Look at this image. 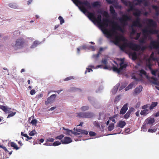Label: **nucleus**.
<instances>
[{
    "mask_svg": "<svg viewBox=\"0 0 159 159\" xmlns=\"http://www.w3.org/2000/svg\"><path fill=\"white\" fill-rule=\"evenodd\" d=\"M73 2L77 6H78L80 10L84 13H88V17L93 22L97 23L98 25L100 26L101 24L102 16L101 15L99 14L97 15L96 18L95 16V14L93 13L90 12L88 11L87 9L84 6H86L87 9H90L92 7L90 3L87 0L81 1L79 0H72Z\"/></svg>",
    "mask_w": 159,
    "mask_h": 159,
    "instance_id": "f257e3e1",
    "label": "nucleus"
},
{
    "mask_svg": "<svg viewBox=\"0 0 159 159\" xmlns=\"http://www.w3.org/2000/svg\"><path fill=\"white\" fill-rule=\"evenodd\" d=\"M100 26L102 29L103 33L107 35L109 38L112 36L111 32L116 33V30L122 31L121 27L116 22L111 21L107 18H104L102 20Z\"/></svg>",
    "mask_w": 159,
    "mask_h": 159,
    "instance_id": "f03ea898",
    "label": "nucleus"
},
{
    "mask_svg": "<svg viewBox=\"0 0 159 159\" xmlns=\"http://www.w3.org/2000/svg\"><path fill=\"white\" fill-rule=\"evenodd\" d=\"M120 67L118 68L116 66L113 67V70L118 73L119 74L122 70L126 68L128 66L126 62H125L124 58H121L120 60V62L119 63Z\"/></svg>",
    "mask_w": 159,
    "mask_h": 159,
    "instance_id": "7ed1b4c3",
    "label": "nucleus"
},
{
    "mask_svg": "<svg viewBox=\"0 0 159 159\" xmlns=\"http://www.w3.org/2000/svg\"><path fill=\"white\" fill-rule=\"evenodd\" d=\"M24 43V39L21 38L16 40L15 44L12 45V46L15 50H17L18 49L22 48Z\"/></svg>",
    "mask_w": 159,
    "mask_h": 159,
    "instance_id": "20e7f679",
    "label": "nucleus"
},
{
    "mask_svg": "<svg viewBox=\"0 0 159 159\" xmlns=\"http://www.w3.org/2000/svg\"><path fill=\"white\" fill-rule=\"evenodd\" d=\"M123 46L125 47H129L132 50L135 51H139L141 48L140 46L139 45L134 43L130 42L128 43H125Z\"/></svg>",
    "mask_w": 159,
    "mask_h": 159,
    "instance_id": "39448f33",
    "label": "nucleus"
},
{
    "mask_svg": "<svg viewBox=\"0 0 159 159\" xmlns=\"http://www.w3.org/2000/svg\"><path fill=\"white\" fill-rule=\"evenodd\" d=\"M143 33L145 37H147L149 34H157L158 33V30L156 29H150L148 30L147 29L145 28L142 30Z\"/></svg>",
    "mask_w": 159,
    "mask_h": 159,
    "instance_id": "423d86ee",
    "label": "nucleus"
},
{
    "mask_svg": "<svg viewBox=\"0 0 159 159\" xmlns=\"http://www.w3.org/2000/svg\"><path fill=\"white\" fill-rule=\"evenodd\" d=\"M119 20L120 23L124 25L127 24L126 22L127 21L131 20V17L126 14H124L122 17L120 18Z\"/></svg>",
    "mask_w": 159,
    "mask_h": 159,
    "instance_id": "0eeeda50",
    "label": "nucleus"
},
{
    "mask_svg": "<svg viewBox=\"0 0 159 159\" xmlns=\"http://www.w3.org/2000/svg\"><path fill=\"white\" fill-rule=\"evenodd\" d=\"M147 23L149 27L156 28L157 27L156 23L152 19H147L146 20Z\"/></svg>",
    "mask_w": 159,
    "mask_h": 159,
    "instance_id": "6e6552de",
    "label": "nucleus"
},
{
    "mask_svg": "<svg viewBox=\"0 0 159 159\" xmlns=\"http://www.w3.org/2000/svg\"><path fill=\"white\" fill-rule=\"evenodd\" d=\"M56 95L55 94H52L50 97L48 98L47 101H45V105H47L49 103H51L54 101Z\"/></svg>",
    "mask_w": 159,
    "mask_h": 159,
    "instance_id": "1a4fd4ad",
    "label": "nucleus"
},
{
    "mask_svg": "<svg viewBox=\"0 0 159 159\" xmlns=\"http://www.w3.org/2000/svg\"><path fill=\"white\" fill-rule=\"evenodd\" d=\"M110 11L112 14V17L114 19L116 18L117 16V14L112 6H110Z\"/></svg>",
    "mask_w": 159,
    "mask_h": 159,
    "instance_id": "9d476101",
    "label": "nucleus"
},
{
    "mask_svg": "<svg viewBox=\"0 0 159 159\" xmlns=\"http://www.w3.org/2000/svg\"><path fill=\"white\" fill-rule=\"evenodd\" d=\"M61 142L63 144H67L72 142L71 139L69 137H65L63 139L61 140Z\"/></svg>",
    "mask_w": 159,
    "mask_h": 159,
    "instance_id": "9b49d317",
    "label": "nucleus"
},
{
    "mask_svg": "<svg viewBox=\"0 0 159 159\" xmlns=\"http://www.w3.org/2000/svg\"><path fill=\"white\" fill-rule=\"evenodd\" d=\"M128 104L127 103L125 104L122 107L120 112V114L123 115L125 114L127 110H128Z\"/></svg>",
    "mask_w": 159,
    "mask_h": 159,
    "instance_id": "f8f14e48",
    "label": "nucleus"
},
{
    "mask_svg": "<svg viewBox=\"0 0 159 159\" xmlns=\"http://www.w3.org/2000/svg\"><path fill=\"white\" fill-rule=\"evenodd\" d=\"M155 122V120L153 118L149 117L147 118L145 122L148 124L152 125Z\"/></svg>",
    "mask_w": 159,
    "mask_h": 159,
    "instance_id": "ddd939ff",
    "label": "nucleus"
},
{
    "mask_svg": "<svg viewBox=\"0 0 159 159\" xmlns=\"http://www.w3.org/2000/svg\"><path fill=\"white\" fill-rule=\"evenodd\" d=\"M133 15L135 17H140L141 14V11L138 9H135Z\"/></svg>",
    "mask_w": 159,
    "mask_h": 159,
    "instance_id": "4468645a",
    "label": "nucleus"
},
{
    "mask_svg": "<svg viewBox=\"0 0 159 159\" xmlns=\"http://www.w3.org/2000/svg\"><path fill=\"white\" fill-rule=\"evenodd\" d=\"M94 116L93 113L91 112H85V118H92Z\"/></svg>",
    "mask_w": 159,
    "mask_h": 159,
    "instance_id": "2eb2a0df",
    "label": "nucleus"
},
{
    "mask_svg": "<svg viewBox=\"0 0 159 159\" xmlns=\"http://www.w3.org/2000/svg\"><path fill=\"white\" fill-rule=\"evenodd\" d=\"M132 26L139 28H141L142 27V25L140 21H135L133 22Z\"/></svg>",
    "mask_w": 159,
    "mask_h": 159,
    "instance_id": "dca6fc26",
    "label": "nucleus"
},
{
    "mask_svg": "<svg viewBox=\"0 0 159 159\" xmlns=\"http://www.w3.org/2000/svg\"><path fill=\"white\" fill-rule=\"evenodd\" d=\"M126 123L125 121L123 120H120L117 123L116 126L123 128L125 125Z\"/></svg>",
    "mask_w": 159,
    "mask_h": 159,
    "instance_id": "f3484780",
    "label": "nucleus"
},
{
    "mask_svg": "<svg viewBox=\"0 0 159 159\" xmlns=\"http://www.w3.org/2000/svg\"><path fill=\"white\" fill-rule=\"evenodd\" d=\"M129 56L130 57L131 56V59L133 60H135L137 58V54L136 52H130L129 54Z\"/></svg>",
    "mask_w": 159,
    "mask_h": 159,
    "instance_id": "a211bd4d",
    "label": "nucleus"
},
{
    "mask_svg": "<svg viewBox=\"0 0 159 159\" xmlns=\"http://www.w3.org/2000/svg\"><path fill=\"white\" fill-rule=\"evenodd\" d=\"M125 39L124 36L122 35L119 36H117L116 37V40L117 42H118L120 41H125Z\"/></svg>",
    "mask_w": 159,
    "mask_h": 159,
    "instance_id": "6ab92c4d",
    "label": "nucleus"
},
{
    "mask_svg": "<svg viewBox=\"0 0 159 159\" xmlns=\"http://www.w3.org/2000/svg\"><path fill=\"white\" fill-rule=\"evenodd\" d=\"M76 131L77 132L80 133V134L87 135L88 134V132L87 130H84L80 129H76Z\"/></svg>",
    "mask_w": 159,
    "mask_h": 159,
    "instance_id": "aec40b11",
    "label": "nucleus"
},
{
    "mask_svg": "<svg viewBox=\"0 0 159 159\" xmlns=\"http://www.w3.org/2000/svg\"><path fill=\"white\" fill-rule=\"evenodd\" d=\"M143 87L141 85H139V87H136L134 90V93H140L142 90Z\"/></svg>",
    "mask_w": 159,
    "mask_h": 159,
    "instance_id": "412c9836",
    "label": "nucleus"
},
{
    "mask_svg": "<svg viewBox=\"0 0 159 159\" xmlns=\"http://www.w3.org/2000/svg\"><path fill=\"white\" fill-rule=\"evenodd\" d=\"M8 6L14 9H16L18 7V5L16 3H10L8 4Z\"/></svg>",
    "mask_w": 159,
    "mask_h": 159,
    "instance_id": "4be33fe9",
    "label": "nucleus"
},
{
    "mask_svg": "<svg viewBox=\"0 0 159 159\" xmlns=\"http://www.w3.org/2000/svg\"><path fill=\"white\" fill-rule=\"evenodd\" d=\"M129 8L127 10V11L128 12H129L133 10L134 11L135 8H134V5L129 1Z\"/></svg>",
    "mask_w": 159,
    "mask_h": 159,
    "instance_id": "5701e85b",
    "label": "nucleus"
},
{
    "mask_svg": "<svg viewBox=\"0 0 159 159\" xmlns=\"http://www.w3.org/2000/svg\"><path fill=\"white\" fill-rule=\"evenodd\" d=\"M63 129L66 131V132L64 133V134H65L70 135L71 134L73 133L72 130L66 129L64 127L63 128Z\"/></svg>",
    "mask_w": 159,
    "mask_h": 159,
    "instance_id": "b1692460",
    "label": "nucleus"
},
{
    "mask_svg": "<svg viewBox=\"0 0 159 159\" xmlns=\"http://www.w3.org/2000/svg\"><path fill=\"white\" fill-rule=\"evenodd\" d=\"M149 113V110L148 109H143L141 111L140 114L142 115L145 116Z\"/></svg>",
    "mask_w": 159,
    "mask_h": 159,
    "instance_id": "393cba45",
    "label": "nucleus"
},
{
    "mask_svg": "<svg viewBox=\"0 0 159 159\" xmlns=\"http://www.w3.org/2000/svg\"><path fill=\"white\" fill-rule=\"evenodd\" d=\"M0 108L5 113L8 112V111L9 110L8 109H10L7 108V107L6 106L1 105H0Z\"/></svg>",
    "mask_w": 159,
    "mask_h": 159,
    "instance_id": "a878e982",
    "label": "nucleus"
},
{
    "mask_svg": "<svg viewBox=\"0 0 159 159\" xmlns=\"http://www.w3.org/2000/svg\"><path fill=\"white\" fill-rule=\"evenodd\" d=\"M77 116L80 118H85V112H80L77 113Z\"/></svg>",
    "mask_w": 159,
    "mask_h": 159,
    "instance_id": "bb28decb",
    "label": "nucleus"
},
{
    "mask_svg": "<svg viewBox=\"0 0 159 159\" xmlns=\"http://www.w3.org/2000/svg\"><path fill=\"white\" fill-rule=\"evenodd\" d=\"M11 146V147L13 148L14 149L17 150L20 148L19 147H17L16 144L14 142H11L10 143Z\"/></svg>",
    "mask_w": 159,
    "mask_h": 159,
    "instance_id": "cd10ccee",
    "label": "nucleus"
},
{
    "mask_svg": "<svg viewBox=\"0 0 159 159\" xmlns=\"http://www.w3.org/2000/svg\"><path fill=\"white\" fill-rule=\"evenodd\" d=\"M158 103L157 102H152L149 107V109L151 110L157 106Z\"/></svg>",
    "mask_w": 159,
    "mask_h": 159,
    "instance_id": "c85d7f7f",
    "label": "nucleus"
},
{
    "mask_svg": "<svg viewBox=\"0 0 159 159\" xmlns=\"http://www.w3.org/2000/svg\"><path fill=\"white\" fill-rule=\"evenodd\" d=\"M134 85V82L131 83L130 84H129L128 86L126 87L125 89V91H126L129 90V89H130L132 88Z\"/></svg>",
    "mask_w": 159,
    "mask_h": 159,
    "instance_id": "c756f323",
    "label": "nucleus"
},
{
    "mask_svg": "<svg viewBox=\"0 0 159 159\" xmlns=\"http://www.w3.org/2000/svg\"><path fill=\"white\" fill-rule=\"evenodd\" d=\"M107 2L110 4L114 5L115 4H117L116 0H106Z\"/></svg>",
    "mask_w": 159,
    "mask_h": 159,
    "instance_id": "7c9ffc66",
    "label": "nucleus"
},
{
    "mask_svg": "<svg viewBox=\"0 0 159 159\" xmlns=\"http://www.w3.org/2000/svg\"><path fill=\"white\" fill-rule=\"evenodd\" d=\"M80 109L82 111H85L89 109V107L88 106H83L81 107Z\"/></svg>",
    "mask_w": 159,
    "mask_h": 159,
    "instance_id": "2f4dec72",
    "label": "nucleus"
},
{
    "mask_svg": "<svg viewBox=\"0 0 159 159\" xmlns=\"http://www.w3.org/2000/svg\"><path fill=\"white\" fill-rule=\"evenodd\" d=\"M114 124L113 123H111L108 127V129L109 131H111L113 130L114 128Z\"/></svg>",
    "mask_w": 159,
    "mask_h": 159,
    "instance_id": "473e14b6",
    "label": "nucleus"
},
{
    "mask_svg": "<svg viewBox=\"0 0 159 159\" xmlns=\"http://www.w3.org/2000/svg\"><path fill=\"white\" fill-rule=\"evenodd\" d=\"M8 112L10 113L9 114V115H8L7 117V118H10V117L13 116L16 113V112H13L12 111H10L9 110H8Z\"/></svg>",
    "mask_w": 159,
    "mask_h": 159,
    "instance_id": "72a5a7b5",
    "label": "nucleus"
},
{
    "mask_svg": "<svg viewBox=\"0 0 159 159\" xmlns=\"http://www.w3.org/2000/svg\"><path fill=\"white\" fill-rule=\"evenodd\" d=\"M39 44V42L37 41H35L33 42V44L31 46V48H34L37 46Z\"/></svg>",
    "mask_w": 159,
    "mask_h": 159,
    "instance_id": "f704fd0d",
    "label": "nucleus"
},
{
    "mask_svg": "<svg viewBox=\"0 0 159 159\" xmlns=\"http://www.w3.org/2000/svg\"><path fill=\"white\" fill-rule=\"evenodd\" d=\"M100 4V2L98 1H96L92 3V6L93 7H97L99 6Z\"/></svg>",
    "mask_w": 159,
    "mask_h": 159,
    "instance_id": "c9c22d12",
    "label": "nucleus"
},
{
    "mask_svg": "<svg viewBox=\"0 0 159 159\" xmlns=\"http://www.w3.org/2000/svg\"><path fill=\"white\" fill-rule=\"evenodd\" d=\"M58 19L60 20V24L61 25H62L64 23V20L61 16H59L58 17Z\"/></svg>",
    "mask_w": 159,
    "mask_h": 159,
    "instance_id": "e433bc0d",
    "label": "nucleus"
},
{
    "mask_svg": "<svg viewBox=\"0 0 159 159\" xmlns=\"http://www.w3.org/2000/svg\"><path fill=\"white\" fill-rule=\"evenodd\" d=\"M101 63L104 65H107L108 63L107 59L106 58L102 59L101 61Z\"/></svg>",
    "mask_w": 159,
    "mask_h": 159,
    "instance_id": "4c0bfd02",
    "label": "nucleus"
},
{
    "mask_svg": "<svg viewBox=\"0 0 159 159\" xmlns=\"http://www.w3.org/2000/svg\"><path fill=\"white\" fill-rule=\"evenodd\" d=\"M37 134L35 130H33L31 131L29 133V135L30 136H32L34 135L35 134Z\"/></svg>",
    "mask_w": 159,
    "mask_h": 159,
    "instance_id": "58836bf2",
    "label": "nucleus"
},
{
    "mask_svg": "<svg viewBox=\"0 0 159 159\" xmlns=\"http://www.w3.org/2000/svg\"><path fill=\"white\" fill-rule=\"evenodd\" d=\"M131 113L129 112H128L124 116V118L125 119H127L130 116Z\"/></svg>",
    "mask_w": 159,
    "mask_h": 159,
    "instance_id": "ea45409f",
    "label": "nucleus"
},
{
    "mask_svg": "<svg viewBox=\"0 0 159 159\" xmlns=\"http://www.w3.org/2000/svg\"><path fill=\"white\" fill-rule=\"evenodd\" d=\"M119 86V84H117L116 86L114 87L113 89V91H114V93H116L117 91Z\"/></svg>",
    "mask_w": 159,
    "mask_h": 159,
    "instance_id": "a19ab883",
    "label": "nucleus"
},
{
    "mask_svg": "<svg viewBox=\"0 0 159 159\" xmlns=\"http://www.w3.org/2000/svg\"><path fill=\"white\" fill-rule=\"evenodd\" d=\"M61 144V143L59 141H56L53 143V145L54 146L59 145Z\"/></svg>",
    "mask_w": 159,
    "mask_h": 159,
    "instance_id": "79ce46f5",
    "label": "nucleus"
},
{
    "mask_svg": "<svg viewBox=\"0 0 159 159\" xmlns=\"http://www.w3.org/2000/svg\"><path fill=\"white\" fill-rule=\"evenodd\" d=\"M140 75H145L146 74V71L143 69H141L140 70Z\"/></svg>",
    "mask_w": 159,
    "mask_h": 159,
    "instance_id": "37998d69",
    "label": "nucleus"
},
{
    "mask_svg": "<svg viewBox=\"0 0 159 159\" xmlns=\"http://www.w3.org/2000/svg\"><path fill=\"white\" fill-rule=\"evenodd\" d=\"M140 35H141L140 33H137V34H136V36L134 38V39L136 40H137L139 39V37L140 36Z\"/></svg>",
    "mask_w": 159,
    "mask_h": 159,
    "instance_id": "c03bdc74",
    "label": "nucleus"
},
{
    "mask_svg": "<svg viewBox=\"0 0 159 159\" xmlns=\"http://www.w3.org/2000/svg\"><path fill=\"white\" fill-rule=\"evenodd\" d=\"M89 134L90 136H94L96 135V134L94 132L90 131L89 132Z\"/></svg>",
    "mask_w": 159,
    "mask_h": 159,
    "instance_id": "a18cd8bd",
    "label": "nucleus"
},
{
    "mask_svg": "<svg viewBox=\"0 0 159 159\" xmlns=\"http://www.w3.org/2000/svg\"><path fill=\"white\" fill-rule=\"evenodd\" d=\"M64 135L62 134L60 135L57 136L56 138V139L61 140L64 137Z\"/></svg>",
    "mask_w": 159,
    "mask_h": 159,
    "instance_id": "49530a36",
    "label": "nucleus"
},
{
    "mask_svg": "<svg viewBox=\"0 0 159 159\" xmlns=\"http://www.w3.org/2000/svg\"><path fill=\"white\" fill-rule=\"evenodd\" d=\"M73 79H74L73 77L71 76H70V77H68L66 78L64 80V81H68V80H71Z\"/></svg>",
    "mask_w": 159,
    "mask_h": 159,
    "instance_id": "de8ad7c7",
    "label": "nucleus"
},
{
    "mask_svg": "<svg viewBox=\"0 0 159 159\" xmlns=\"http://www.w3.org/2000/svg\"><path fill=\"white\" fill-rule=\"evenodd\" d=\"M93 124L94 126L97 127H100V125L98 121H95L93 123Z\"/></svg>",
    "mask_w": 159,
    "mask_h": 159,
    "instance_id": "09e8293b",
    "label": "nucleus"
},
{
    "mask_svg": "<svg viewBox=\"0 0 159 159\" xmlns=\"http://www.w3.org/2000/svg\"><path fill=\"white\" fill-rule=\"evenodd\" d=\"M149 104L144 105L142 107V109H147V108L149 107Z\"/></svg>",
    "mask_w": 159,
    "mask_h": 159,
    "instance_id": "8fccbe9b",
    "label": "nucleus"
},
{
    "mask_svg": "<svg viewBox=\"0 0 159 159\" xmlns=\"http://www.w3.org/2000/svg\"><path fill=\"white\" fill-rule=\"evenodd\" d=\"M157 131V129H149L148 130V132L151 133L155 132Z\"/></svg>",
    "mask_w": 159,
    "mask_h": 159,
    "instance_id": "3c124183",
    "label": "nucleus"
},
{
    "mask_svg": "<svg viewBox=\"0 0 159 159\" xmlns=\"http://www.w3.org/2000/svg\"><path fill=\"white\" fill-rule=\"evenodd\" d=\"M37 123V120L35 119L32 120L31 122V123L33 125H35Z\"/></svg>",
    "mask_w": 159,
    "mask_h": 159,
    "instance_id": "603ef678",
    "label": "nucleus"
},
{
    "mask_svg": "<svg viewBox=\"0 0 159 159\" xmlns=\"http://www.w3.org/2000/svg\"><path fill=\"white\" fill-rule=\"evenodd\" d=\"M148 125V124L146 123L145 122L143 124L142 128L143 129H147Z\"/></svg>",
    "mask_w": 159,
    "mask_h": 159,
    "instance_id": "864d4df0",
    "label": "nucleus"
},
{
    "mask_svg": "<svg viewBox=\"0 0 159 159\" xmlns=\"http://www.w3.org/2000/svg\"><path fill=\"white\" fill-rule=\"evenodd\" d=\"M54 139L52 138H49L47 139L46 141H49L51 142H53L54 141Z\"/></svg>",
    "mask_w": 159,
    "mask_h": 159,
    "instance_id": "5fc2aeb1",
    "label": "nucleus"
},
{
    "mask_svg": "<svg viewBox=\"0 0 159 159\" xmlns=\"http://www.w3.org/2000/svg\"><path fill=\"white\" fill-rule=\"evenodd\" d=\"M139 41L141 43H145V39L143 38H141L139 40Z\"/></svg>",
    "mask_w": 159,
    "mask_h": 159,
    "instance_id": "6e6d98bb",
    "label": "nucleus"
},
{
    "mask_svg": "<svg viewBox=\"0 0 159 159\" xmlns=\"http://www.w3.org/2000/svg\"><path fill=\"white\" fill-rule=\"evenodd\" d=\"M152 7L153 9L155 10V11L159 9V7L156 5H153Z\"/></svg>",
    "mask_w": 159,
    "mask_h": 159,
    "instance_id": "4d7b16f0",
    "label": "nucleus"
},
{
    "mask_svg": "<svg viewBox=\"0 0 159 159\" xmlns=\"http://www.w3.org/2000/svg\"><path fill=\"white\" fill-rule=\"evenodd\" d=\"M103 15L106 17H107L108 16V13L106 11H104L103 13Z\"/></svg>",
    "mask_w": 159,
    "mask_h": 159,
    "instance_id": "13d9d810",
    "label": "nucleus"
},
{
    "mask_svg": "<svg viewBox=\"0 0 159 159\" xmlns=\"http://www.w3.org/2000/svg\"><path fill=\"white\" fill-rule=\"evenodd\" d=\"M121 2L125 5L127 6L128 4V2L125 0H121Z\"/></svg>",
    "mask_w": 159,
    "mask_h": 159,
    "instance_id": "bf43d9fd",
    "label": "nucleus"
},
{
    "mask_svg": "<svg viewBox=\"0 0 159 159\" xmlns=\"http://www.w3.org/2000/svg\"><path fill=\"white\" fill-rule=\"evenodd\" d=\"M36 92L34 89H32L30 91V94L31 95L34 94Z\"/></svg>",
    "mask_w": 159,
    "mask_h": 159,
    "instance_id": "052dcab7",
    "label": "nucleus"
},
{
    "mask_svg": "<svg viewBox=\"0 0 159 159\" xmlns=\"http://www.w3.org/2000/svg\"><path fill=\"white\" fill-rule=\"evenodd\" d=\"M136 32V30L133 28H132L131 30V34H134Z\"/></svg>",
    "mask_w": 159,
    "mask_h": 159,
    "instance_id": "680f3d73",
    "label": "nucleus"
},
{
    "mask_svg": "<svg viewBox=\"0 0 159 159\" xmlns=\"http://www.w3.org/2000/svg\"><path fill=\"white\" fill-rule=\"evenodd\" d=\"M151 70V73L152 75L155 76L156 75V71L152 69Z\"/></svg>",
    "mask_w": 159,
    "mask_h": 159,
    "instance_id": "e2e57ef3",
    "label": "nucleus"
},
{
    "mask_svg": "<svg viewBox=\"0 0 159 159\" xmlns=\"http://www.w3.org/2000/svg\"><path fill=\"white\" fill-rule=\"evenodd\" d=\"M21 135H22L23 136H24V137H27V135H28L27 134H24L22 132H21Z\"/></svg>",
    "mask_w": 159,
    "mask_h": 159,
    "instance_id": "0e129e2a",
    "label": "nucleus"
},
{
    "mask_svg": "<svg viewBox=\"0 0 159 159\" xmlns=\"http://www.w3.org/2000/svg\"><path fill=\"white\" fill-rule=\"evenodd\" d=\"M87 48V47L86 45H84L81 47V48L83 49H85Z\"/></svg>",
    "mask_w": 159,
    "mask_h": 159,
    "instance_id": "69168bd1",
    "label": "nucleus"
},
{
    "mask_svg": "<svg viewBox=\"0 0 159 159\" xmlns=\"http://www.w3.org/2000/svg\"><path fill=\"white\" fill-rule=\"evenodd\" d=\"M136 18L135 20V21H140V18L139 17H136Z\"/></svg>",
    "mask_w": 159,
    "mask_h": 159,
    "instance_id": "338daca9",
    "label": "nucleus"
},
{
    "mask_svg": "<svg viewBox=\"0 0 159 159\" xmlns=\"http://www.w3.org/2000/svg\"><path fill=\"white\" fill-rule=\"evenodd\" d=\"M154 116L155 117H158L159 116V111L157 112L156 113L154 114Z\"/></svg>",
    "mask_w": 159,
    "mask_h": 159,
    "instance_id": "774afa93",
    "label": "nucleus"
}]
</instances>
